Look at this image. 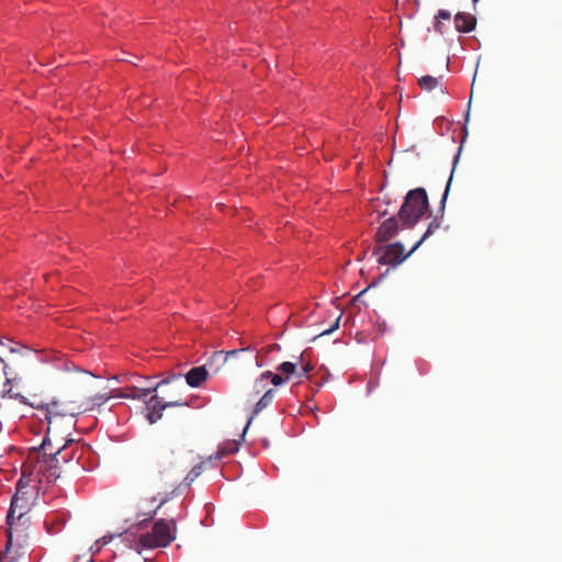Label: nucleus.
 <instances>
[{"instance_id":"obj_1","label":"nucleus","mask_w":562,"mask_h":562,"mask_svg":"<svg viewBox=\"0 0 562 562\" xmlns=\"http://www.w3.org/2000/svg\"><path fill=\"white\" fill-rule=\"evenodd\" d=\"M45 409L48 427L41 449H45L50 445L49 436L58 434L60 424L65 425V432L69 436L70 429L75 427V418L83 412L81 403L67 398L54 400L46 404Z\"/></svg>"},{"instance_id":"obj_2","label":"nucleus","mask_w":562,"mask_h":562,"mask_svg":"<svg viewBox=\"0 0 562 562\" xmlns=\"http://www.w3.org/2000/svg\"><path fill=\"white\" fill-rule=\"evenodd\" d=\"M428 195L424 188L409 190L397 212L403 228H412L428 210Z\"/></svg>"},{"instance_id":"obj_3","label":"nucleus","mask_w":562,"mask_h":562,"mask_svg":"<svg viewBox=\"0 0 562 562\" xmlns=\"http://www.w3.org/2000/svg\"><path fill=\"white\" fill-rule=\"evenodd\" d=\"M176 530L175 519H159L154 524L151 531L142 535L131 548L140 553L142 549L167 547L176 539Z\"/></svg>"},{"instance_id":"obj_4","label":"nucleus","mask_w":562,"mask_h":562,"mask_svg":"<svg viewBox=\"0 0 562 562\" xmlns=\"http://www.w3.org/2000/svg\"><path fill=\"white\" fill-rule=\"evenodd\" d=\"M272 375L271 371L262 372L250 385L249 390L246 393V397L248 402L255 401L258 396L259 400L255 403L249 419L244 428V432L249 428L252 419L260 414L265 408L271 405L277 391L272 387H268L269 378Z\"/></svg>"},{"instance_id":"obj_5","label":"nucleus","mask_w":562,"mask_h":562,"mask_svg":"<svg viewBox=\"0 0 562 562\" xmlns=\"http://www.w3.org/2000/svg\"><path fill=\"white\" fill-rule=\"evenodd\" d=\"M7 524L8 540L5 543V551L2 555H0V562H14V559L9 554L14 546L22 547L24 543H26L29 539V530L31 527V517L22 516V514H19L12 515L11 518L10 515H7Z\"/></svg>"},{"instance_id":"obj_6","label":"nucleus","mask_w":562,"mask_h":562,"mask_svg":"<svg viewBox=\"0 0 562 562\" xmlns=\"http://www.w3.org/2000/svg\"><path fill=\"white\" fill-rule=\"evenodd\" d=\"M173 450L160 448L151 451L144 460V468L150 474L164 480L168 469L172 465L171 456Z\"/></svg>"},{"instance_id":"obj_7","label":"nucleus","mask_w":562,"mask_h":562,"mask_svg":"<svg viewBox=\"0 0 562 562\" xmlns=\"http://www.w3.org/2000/svg\"><path fill=\"white\" fill-rule=\"evenodd\" d=\"M413 251L405 254L401 243L389 244L384 247L380 246L373 250V255H379L378 261L381 265L397 266L402 263Z\"/></svg>"},{"instance_id":"obj_8","label":"nucleus","mask_w":562,"mask_h":562,"mask_svg":"<svg viewBox=\"0 0 562 562\" xmlns=\"http://www.w3.org/2000/svg\"><path fill=\"white\" fill-rule=\"evenodd\" d=\"M169 384H175L177 390H183L184 385L182 383V374L168 373L167 376L159 381L155 386L145 389L132 387L130 389V392L120 394V396L125 398H145L148 394L156 392L159 387Z\"/></svg>"},{"instance_id":"obj_9","label":"nucleus","mask_w":562,"mask_h":562,"mask_svg":"<svg viewBox=\"0 0 562 562\" xmlns=\"http://www.w3.org/2000/svg\"><path fill=\"white\" fill-rule=\"evenodd\" d=\"M27 484L24 482V479H20L16 484V492L12 497L10 508L7 515H19L29 516V512L31 509L30 496H27V492L24 491Z\"/></svg>"},{"instance_id":"obj_10","label":"nucleus","mask_w":562,"mask_h":562,"mask_svg":"<svg viewBox=\"0 0 562 562\" xmlns=\"http://www.w3.org/2000/svg\"><path fill=\"white\" fill-rule=\"evenodd\" d=\"M70 442H72V439H68L63 447L58 448L55 452H50L49 454H47L46 448L42 449L44 451L43 457H48V460L46 461L49 462L48 479L53 477V480L56 481L59 477L57 469L59 468L60 463L69 462V458H67V445Z\"/></svg>"},{"instance_id":"obj_11","label":"nucleus","mask_w":562,"mask_h":562,"mask_svg":"<svg viewBox=\"0 0 562 562\" xmlns=\"http://www.w3.org/2000/svg\"><path fill=\"white\" fill-rule=\"evenodd\" d=\"M400 222L398 215L385 220L378 228L375 240L378 243H384L392 239L400 229Z\"/></svg>"},{"instance_id":"obj_12","label":"nucleus","mask_w":562,"mask_h":562,"mask_svg":"<svg viewBox=\"0 0 562 562\" xmlns=\"http://www.w3.org/2000/svg\"><path fill=\"white\" fill-rule=\"evenodd\" d=\"M146 417L148 422L154 424L162 417V412L166 409V405H164V401L161 398H159L157 395H154L148 401H146Z\"/></svg>"},{"instance_id":"obj_13","label":"nucleus","mask_w":562,"mask_h":562,"mask_svg":"<svg viewBox=\"0 0 562 562\" xmlns=\"http://www.w3.org/2000/svg\"><path fill=\"white\" fill-rule=\"evenodd\" d=\"M475 25L476 19L469 13L459 12L454 16V26L459 32L469 33L474 30Z\"/></svg>"},{"instance_id":"obj_14","label":"nucleus","mask_w":562,"mask_h":562,"mask_svg":"<svg viewBox=\"0 0 562 562\" xmlns=\"http://www.w3.org/2000/svg\"><path fill=\"white\" fill-rule=\"evenodd\" d=\"M207 378V371L204 367H194L186 374L187 384L192 387H199Z\"/></svg>"},{"instance_id":"obj_15","label":"nucleus","mask_w":562,"mask_h":562,"mask_svg":"<svg viewBox=\"0 0 562 562\" xmlns=\"http://www.w3.org/2000/svg\"><path fill=\"white\" fill-rule=\"evenodd\" d=\"M112 397H114V395L112 393L95 394L87 400L86 407L82 406V409L85 412V411H92L94 408L101 407Z\"/></svg>"},{"instance_id":"obj_16","label":"nucleus","mask_w":562,"mask_h":562,"mask_svg":"<svg viewBox=\"0 0 562 562\" xmlns=\"http://www.w3.org/2000/svg\"><path fill=\"white\" fill-rule=\"evenodd\" d=\"M418 83L419 87L425 91H431L436 88H439L440 92L445 93V89L440 83V78L426 75L419 78Z\"/></svg>"},{"instance_id":"obj_17","label":"nucleus","mask_w":562,"mask_h":562,"mask_svg":"<svg viewBox=\"0 0 562 562\" xmlns=\"http://www.w3.org/2000/svg\"><path fill=\"white\" fill-rule=\"evenodd\" d=\"M439 227H440V222H439L437 218H434V220L429 223V225H428V227H427L426 232L424 233V235L422 236V238H420V239H419V240L414 245V247L412 248V251H415V250L420 246V244H422L426 238H428L430 235H432V234H434V232H435V231H437Z\"/></svg>"},{"instance_id":"obj_18","label":"nucleus","mask_w":562,"mask_h":562,"mask_svg":"<svg viewBox=\"0 0 562 562\" xmlns=\"http://www.w3.org/2000/svg\"><path fill=\"white\" fill-rule=\"evenodd\" d=\"M296 367L297 364L294 362L284 361L278 367V370L285 374V376H288L289 380L291 375L296 376Z\"/></svg>"},{"instance_id":"obj_19","label":"nucleus","mask_w":562,"mask_h":562,"mask_svg":"<svg viewBox=\"0 0 562 562\" xmlns=\"http://www.w3.org/2000/svg\"><path fill=\"white\" fill-rule=\"evenodd\" d=\"M203 465H204V462H201L191 469V471L188 473V475L184 479V483L187 485H190L202 473Z\"/></svg>"},{"instance_id":"obj_20","label":"nucleus","mask_w":562,"mask_h":562,"mask_svg":"<svg viewBox=\"0 0 562 562\" xmlns=\"http://www.w3.org/2000/svg\"><path fill=\"white\" fill-rule=\"evenodd\" d=\"M0 396L2 398H13V400H18L19 402L23 403V404H26V397L18 392H14L11 387L1 392L0 393Z\"/></svg>"},{"instance_id":"obj_21","label":"nucleus","mask_w":562,"mask_h":562,"mask_svg":"<svg viewBox=\"0 0 562 562\" xmlns=\"http://www.w3.org/2000/svg\"><path fill=\"white\" fill-rule=\"evenodd\" d=\"M451 18V14L449 11L447 10H439L438 14L436 15V20H437V23L435 25V29L436 31H438L439 33H442V30H441V21L445 20V21H448L450 20Z\"/></svg>"},{"instance_id":"obj_22","label":"nucleus","mask_w":562,"mask_h":562,"mask_svg":"<svg viewBox=\"0 0 562 562\" xmlns=\"http://www.w3.org/2000/svg\"><path fill=\"white\" fill-rule=\"evenodd\" d=\"M314 369L311 363L303 364L300 370L296 369V378L302 379L308 376V373Z\"/></svg>"},{"instance_id":"obj_23","label":"nucleus","mask_w":562,"mask_h":562,"mask_svg":"<svg viewBox=\"0 0 562 562\" xmlns=\"http://www.w3.org/2000/svg\"><path fill=\"white\" fill-rule=\"evenodd\" d=\"M340 318H341V314L336 317L334 324L329 328L322 330L319 336L329 335L333 331H335L336 329H338L339 323H340Z\"/></svg>"},{"instance_id":"obj_24","label":"nucleus","mask_w":562,"mask_h":562,"mask_svg":"<svg viewBox=\"0 0 562 562\" xmlns=\"http://www.w3.org/2000/svg\"><path fill=\"white\" fill-rule=\"evenodd\" d=\"M248 350H249V347L229 350V351L225 352L224 361H228L233 357H237L239 353L248 351Z\"/></svg>"},{"instance_id":"obj_25","label":"nucleus","mask_w":562,"mask_h":562,"mask_svg":"<svg viewBox=\"0 0 562 562\" xmlns=\"http://www.w3.org/2000/svg\"><path fill=\"white\" fill-rule=\"evenodd\" d=\"M270 382L278 386V385H281L282 383L286 382L288 381V376H282L280 374H277V373H272V375H270L269 378Z\"/></svg>"},{"instance_id":"obj_26","label":"nucleus","mask_w":562,"mask_h":562,"mask_svg":"<svg viewBox=\"0 0 562 562\" xmlns=\"http://www.w3.org/2000/svg\"><path fill=\"white\" fill-rule=\"evenodd\" d=\"M164 405H166V408L168 407H176V406H188V403L182 398H176L172 401L164 402Z\"/></svg>"},{"instance_id":"obj_27","label":"nucleus","mask_w":562,"mask_h":562,"mask_svg":"<svg viewBox=\"0 0 562 562\" xmlns=\"http://www.w3.org/2000/svg\"><path fill=\"white\" fill-rule=\"evenodd\" d=\"M231 447L228 449H222L221 452H217L215 456V459L218 460L223 454L233 453L237 450V447L235 443L229 445Z\"/></svg>"},{"instance_id":"obj_28","label":"nucleus","mask_w":562,"mask_h":562,"mask_svg":"<svg viewBox=\"0 0 562 562\" xmlns=\"http://www.w3.org/2000/svg\"><path fill=\"white\" fill-rule=\"evenodd\" d=\"M175 491H176V487L173 488V491H172L170 494H166L164 497H161V498L159 499V504H158V506L156 507V509L154 510V515L157 513V510H158L162 505H165V504H166V503H167V502L172 497V495H173Z\"/></svg>"},{"instance_id":"obj_29","label":"nucleus","mask_w":562,"mask_h":562,"mask_svg":"<svg viewBox=\"0 0 562 562\" xmlns=\"http://www.w3.org/2000/svg\"><path fill=\"white\" fill-rule=\"evenodd\" d=\"M452 177H453V170L451 171V175L449 177V180L447 182V186H446V189H445V192H443V195H442V199H441V204L443 205L446 200H447V196H448V193H449V190H450V186H451V181H452Z\"/></svg>"},{"instance_id":"obj_30","label":"nucleus","mask_w":562,"mask_h":562,"mask_svg":"<svg viewBox=\"0 0 562 562\" xmlns=\"http://www.w3.org/2000/svg\"><path fill=\"white\" fill-rule=\"evenodd\" d=\"M4 348H5V349H9V351H10V352H15V351H16V350H15V348H13V347H8L4 342H2V341L0 340V362H1V363H3V362H4V360H3V358H2V353H3V350H2V349H4Z\"/></svg>"},{"instance_id":"obj_31","label":"nucleus","mask_w":562,"mask_h":562,"mask_svg":"<svg viewBox=\"0 0 562 562\" xmlns=\"http://www.w3.org/2000/svg\"><path fill=\"white\" fill-rule=\"evenodd\" d=\"M67 458H69L70 461L74 458V453H71V456L67 453Z\"/></svg>"},{"instance_id":"obj_32","label":"nucleus","mask_w":562,"mask_h":562,"mask_svg":"<svg viewBox=\"0 0 562 562\" xmlns=\"http://www.w3.org/2000/svg\"><path fill=\"white\" fill-rule=\"evenodd\" d=\"M215 356L222 357L223 356V351L216 352Z\"/></svg>"},{"instance_id":"obj_33","label":"nucleus","mask_w":562,"mask_h":562,"mask_svg":"<svg viewBox=\"0 0 562 562\" xmlns=\"http://www.w3.org/2000/svg\"><path fill=\"white\" fill-rule=\"evenodd\" d=\"M102 541H103V544H106L108 541L105 540V538H102Z\"/></svg>"},{"instance_id":"obj_34","label":"nucleus","mask_w":562,"mask_h":562,"mask_svg":"<svg viewBox=\"0 0 562 562\" xmlns=\"http://www.w3.org/2000/svg\"><path fill=\"white\" fill-rule=\"evenodd\" d=\"M480 0H472L473 4H476Z\"/></svg>"}]
</instances>
